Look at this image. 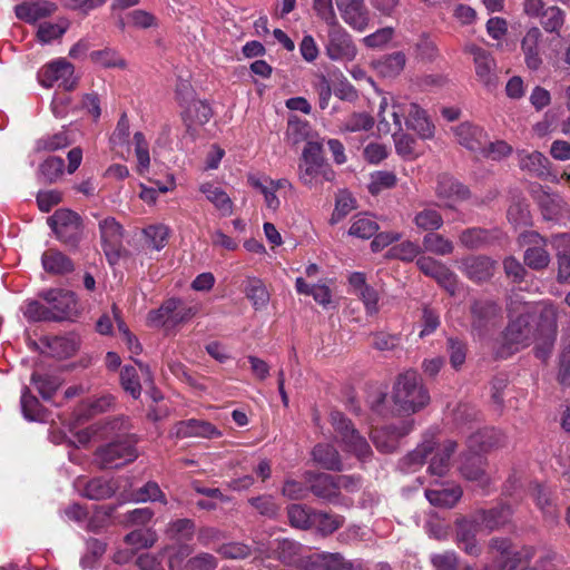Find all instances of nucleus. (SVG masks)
Here are the masks:
<instances>
[{"label": "nucleus", "mask_w": 570, "mask_h": 570, "mask_svg": "<svg viewBox=\"0 0 570 570\" xmlns=\"http://www.w3.org/2000/svg\"><path fill=\"white\" fill-rule=\"evenodd\" d=\"M305 570H343L344 557L341 553H314L304 560Z\"/></svg>", "instance_id": "f704fd0d"}, {"label": "nucleus", "mask_w": 570, "mask_h": 570, "mask_svg": "<svg viewBox=\"0 0 570 570\" xmlns=\"http://www.w3.org/2000/svg\"><path fill=\"white\" fill-rule=\"evenodd\" d=\"M386 108H387V100L386 98H383L380 108H379V124L377 129L380 132L389 134L393 132L394 140H395V148L396 151L402 156H411L414 153V139L402 131H397L394 126L393 121L390 122V120L386 118Z\"/></svg>", "instance_id": "f3484780"}, {"label": "nucleus", "mask_w": 570, "mask_h": 570, "mask_svg": "<svg viewBox=\"0 0 570 570\" xmlns=\"http://www.w3.org/2000/svg\"><path fill=\"white\" fill-rule=\"evenodd\" d=\"M392 118L393 126L397 131H402V118L405 119L406 128L417 132L422 138L433 136V126L416 104L409 101L395 100L392 104V110L389 112Z\"/></svg>", "instance_id": "39448f33"}, {"label": "nucleus", "mask_w": 570, "mask_h": 570, "mask_svg": "<svg viewBox=\"0 0 570 570\" xmlns=\"http://www.w3.org/2000/svg\"><path fill=\"white\" fill-rule=\"evenodd\" d=\"M507 216L509 222L515 227L529 226L531 224L529 205L523 198L513 199L512 204L509 206Z\"/></svg>", "instance_id": "09e8293b"}, {"label": "nucleus", "mask_w": 570, "mask_h": 570, "mask_svg": "<svg viewBox=\"0 0 570 570\" xmlns=\"http://www.w3.org/2000/svg\"><path fill=\"white\" fill-rule=\"evenodd\" d=\"M31 380L45 400H49L61 385V380L50 374L33 373Z\"/></svg>", "instance_id": "e2e57ef3"}, {"label": "nucleus", "mask_w": 570, "mask_h": 570, "mask_svg": "<svg viewBox=\"0 0 570 570\" xmlns=\"http://www.w3.org/2000/svg\"><path fill=\"white\" fill-rule=\"evenodd\" d=\"M489 553L499 570H514L528 563L533 557V550L531 548H524L521 551L513 552L511 542L505 538L491 539L489 542ZM485 570L494 569L487 567Z\"/></svg>", "instance_id": "423d86ee"}, {"label": "nucleus", "mask_w": 570, "mask_h": 570, "mask_svg": "<svg viewBox=\"0 0 570 570\" xmlns=\"http://www.w3.org/2000/svg\"><path fill=\"white\" fill-rule=\"evenodd\" d=\"M405 62V55L402 51H395L379 59L375 67L383 77L392 78L401 73Z\"/></svg>", "instance_id": "c03bdc74"}, {"label": "nucleus", "mask_w": 570, "mask_h": 570, "mask_svg": "<svg viewBox=\"0 0 570 570\" xmlns=\"http://www.w3.org/2000/svg\"><path fill=\"white\" fill-rule=\"evenodd\" d=\"M456 449V443L452 440H446L442 444L434 443L433 456L429 465V472L432 475L443 476L450 469V458Z\"/></svg>", "instance_id": "c756f323"}, {"label": "nucleus", "mask_w": 570, "mask_h": 570, "mask_svg": "<svg viewBox=\"0 0 570 570\" xmlns=\"http://www.w3.org/2000/svg\"><path fill=\"white\" fill-rule=\"evenodd\" d=\"M463 491L460 485L452 484L448 488L430 489L425 491L429 502L439 508H452L461 499Z\"/></svg>", "instance_id": "c9c22d12"}, {"label": "nucleus", "mask_w": 570, "mask_h": 570, "mask_svg": "<svg viewBox=\"0 0 570 570\" xmlns=\"http://www.w3.org/2000/svg\"><path fill=\"white\" fill-rule=\"evenodd\" d=\"M56 236L65 245L77 247L82 237L81 217L69 209H58L47 219Z\"/></svg>", "instance_id": "0eeeda50"}, {"label": "nucleus", "mask_w": 570, "mask_h": 570, "mask_svg": "<svg viewBox=\"0 0 570 570\" xmlns=\"http://www.w3.org/2000/svg\"><path fill=\"white\" fill-rule=\"evenodd\" d=\"M171 434L178 439H215L222 435L220 431L210 422L197 419H189L177 422L171 429Z\"/></svg>", "instance_id": "dca6fc26"}, {"label": "nucleus", "mask_w": 570, "mask_h": 570, "mask_svg": "<svg viewBox=\"0 0 570 570\" xmlns=\"http://www.w3.org/2000/svg\"><path fill=\"white\" fill-rule=\"evenodd\" d=\"M144 235L148 247L159 250L165 246L169 230L165 225H150L144 229Z\"/></svg>", "instance_id": "69168bd1"}, {"label": "nucleus", "mask_w": 570, "mask_h": 570, "mask_svg": "<svg viewBox=\"0 0 570 570\" xmlns=\"http://www.w3.org/2000/svg\"><path fill=\"white\" fill-rule=\"evenodd\" d=\"M312 454L313 459L326 470L341 471L343 468L340 453L331 444H317Z\"/></svg>", "instance_id": "a19ab883"}, {"label": "nucleus", "mask_w": 570, "mask_h": 570, "mask_svg": "<svg viewBox=\"0 0 570 570\" xmlns=\"http://www.w3.org/2000/svg\"><path fill=\"white\" fill-rule=\"evenodd\" d=\"M20 309L29 322H52L46 303H41L37 299H28Z\"/></svg>", "instance_id": "603ef678"}, {"label": "nucleus", "mask_w": 570, "mask_h": 570, "mask_svg": "<svg viewBox=\"0 0 570 570\" xmlns=\"http://www.w3.org/2000/svg\"><path fill=\"white\" fill-rule=\"evenodd\" d=\"M39 297L48 305L52 322L70 320L78 312L76 295L70 291L51 288L39 293Z\"/></svg>", "instance_id": "9d476101"}, {"label": "nucleus", "mask_w": 570, "mask_h": 570, "mask_svg": "<svg viewBox=\"0 0 570 570\" xmlns=\"http://www.w3.org/2000/svg\"><path fill=\"white\" fill-rule=\"evenodd\" d=\"M73 75V66L66 60H57L42 70L40 75V82L43 87L50 88L55 82L60 81V86L70 90L75 86V80H71Z\"/></svg>", "instance_id": "a211bd4d"}, {"label": "nucleus", "mask_w": 570, "mask_h": 570, "mask_svg": "<svg viewBox=\"0 0 570 570\" xmlns=\"http://www.w3.org/2000/svg\"><path fill=\"white\" fill-rule=\"evenodd\" d=\"M56 10V3L47 0L26 1L14 7L17 18L28 23H36L40 19L50 17Z\"/></svg>", "instance_id": "393cba45"}, {"label": "nucleus", "mask_w": 570, "mask_h": 570, "mask_svg": "<svg viewBox=\"0 0 570 570\" xmlns=\"http://www.w3.org/2000/svg\"><path fill=\"white\" fill-rule=\"evenodd\" d=\"M509 311L511 316L514 313L519 315L511 320L505 330V343L510 347L518 350L528 346L532 340L539 335L542 340V346L535 348V354L539 358L544 360L550 353L556 340L557 321L554 309L552 307L542 309L540 313V324L537 330H533L531 324L535 320V314L531 305L512 301L509 305Z\"/></svg>", "instance_id": "f257e3e1"}, {"label": "nucleus", "mask_w": 570, "mask_h": 570, "mask_svg": "<svg viewBox=\"0 0 570 570\" xmlns=\"http://www.w3.org/2000/svg\"><path fill=\"white\" fill-rule=\"evenodd\" d=\"M308 481L313 494L328 502H337L338 493L334 475L321 473L309 478Z\"/></svg>", "instance_id": "72a5a7b5"}, {"label": "nucleus", "mask_w": 570, "mask_h": 570, "mask_svg": "<svg viewBox=\"0 0 570 570\" xmlns=\"http://www.w3.org/2000/svg\"><path fill=\"white\" fill-rule=\"evenodd\" d=\"M198 311L197 305H186L179 298H169L158 309L150 311L148 320L156 326L177 325L191 320Z\"/></svg>", "instance_id": "1a4fd4ad"}, {"label": "nucleus", "mask_w": 570, "mask_h": 570, "mask_svg": "<svg viewBox=\"0 0 570 570\" xmlns=\"http://www.w3.org/2000/svg\"><path fill=\"white\" fill-rule=\"evenodd\" d=\"M446 347L452 367L459 370L465 362L466 344L456 337H449Z\"/></svg>", "instance_id": "774afa93"}, {"label": "nucleus", "mask_w": 570, "mask_h": 570, "mask_svg": "<svg viewBox=\"0 0 570 570\" xmlns=\"http://www.w3.org/2000/svg\"><path fill=\"white\" fill-rule=\"evenodd\" d=\"M458 142L472 153L479 154L484 149L487 132L479 126L462 122L453 128Z\"/></svg>", "instance_id": "4be33fe9"}, {"label": "nucleus", "mask_w": 570, "mask_h": 570, "mask_svg": "<svg viewBox=\"0 0 570 570\" xmlns=\"http://www.w3.org/2000/svg\"><path fill=\"white\" fill-rule=\"evenodd\" d=\"M412 222L419 230L426 232V234L440 229L444 223L441 213L430 206L417 210Z\"/></svg>", "instance_id": "ea45409f"}, {"label": "nucleus", "mask_w": 570, "mask_h": 570, "mask_svg": "<svg viewBox=\"0 0 570 570\" xmlns=\"http://www.w3.org/2000/svg\"><path fill=\"white\" fill-rule=\"evenodd\" d=\"M120 384L134 399H138L140 396L141 384L135 366L126 365L121 368Z\"/></svg>", "instance_id": "680f3d73"}, {"label": "nucleus", "mask_w": 570, "mask_h": 570, "mask_svg": "<svg viewBox=\"0 0 570 570\" xmlns=\"http://www.w3.org/2000/svg\"><path fill=\"white\" fill-rule=\"evenodd\" d=\"M302 546L293 540L289 539H282L277 540L276 547L273 549L274 556L286 564L295 563L299 552H301Z\"/></svg>", "instance_id": "8fccbe9b"}, {"label": "nucleus", "mask_w": 570, "mask_h": 570, "mask_svg": "<svg viewBox=\"0 0 570 570\" xmlns=\"http://www.w3.org/2000/svg\"><path fill=\"white\" fill-rule=\"evenodd\" d=\"M298 177L305 186L315 187L324 181H332L335 173L327 164L299 163Z\"/></svg>", "instance_id": "a878e982"}, {"label": "nucleus", "mask_w": 570, "mask_h": 570, "mask_svg": "<svg viewBox=\"0 0 570 570\" xmlns=\"http://www.w3.org/2000/svg\"><path fill=\"white\" fill-rule=\"evenodd\" d=\"M416 57L421 60L433 61L438 57V47L428 33H421L414 43Z\"/></svg>", "instance_id": "338daca9"}, {"label": "nucleus", "mask_w": 570, "mask_h": 570, "mask_svg": "<svg viewBox=\"0 0 570 570\" xmlns=\"http://www.w3.org/2000/svg\"><path fill=\"white\" fill-rule=\"evenodd\" d=\"M422 246L425 252L439 256L450 255L454 250L452 240L434 232L424 235Z\"/></svg>", "instance_id": "a18cd8bd"}, {"label": "nucleus", "mask_w": 570, "mask_h": 570, "mask_svg": "<svg viewBox=\"0 0 570 570\" xmlns=\"http://www.w3.org/2000/svg\"><path fill=\"white\" fill-rule=\"evenodd\" d=\"M65 161L60 157H48L39 166V178L45 183H55L63 173Z\"/></svg>", "instance_id": "864d4df0"}, {"label": "nucleus", "mask_w": 570, "mask_h": 570, "mask_svg": "<svg viewBox=\"0 0 570 570\" xmlns=\"http://www.w3.org/2000/svg\"><path fill=\"white\" fill-rule=\"evenodd\" d=\"M520 166L522 169L529 170L538 176L543 175L547 170L548 158L539 151L528 155L520 154Z\"/></svg>", "instance_id": "0e129e2a"}, {"label": "nucleus", "mask_w": 570, "mask_h": 570, "mask_svg": "<svg viewBox=\"0 0 570 570\" xmlns=\"http://www.w3.org/2000/svg\"><path fill=\"white\" fill-rule=\"evenodd\" d=\"M540 22L547 32L559 33L564 23V12L559 7H548L540 16Z\"/></svg>", "instance_id": "5fc2aeb1"}, {"label": "nucleus", "mask_w": 570, "mask_h": 570, "mask_svg": "<svg viewBox=\"0 0 570 570\" xmlns=\"http://www.w3.org/2000/svg\"><path fill=\"white\" fill-rule=\"evenodd\" d=\"M331 422L335 438L345 452L353 454L362 462L372 456L373 453L368 442L343 413L332 412Z\"/></svg>", "instance_id": "7ed1b4c3"}, {"label": "nucleus", "mask_w": 570, "mask_h": 570, "mask_svg": "<svg viewBox=\"0 0 570 570\" xmlns=\"http://www.w3.org/2000/svg\"><path fill=\"white\" fill-rule=\"evenodd\" d=\"M541 39V30L538 27H532L527 30L521 40V50L524 56V62L532 71L539 70L543 63L540 50Z\"/></svg>", "instance_id": "6ab92c4d"}, {"label": "nucleus", "mask_w": 570, "mask_h": 570, "mask_svg": "<svg viewBox=\"0 0 570 570\" xmlns=\"http://www.w3.org/2000/svg\"><path fill=\"white\" fill-rule=\"evenodd\" d=\"M41 262L45 271L52 274L68 273L73 268L71 261L56 249L46 250L42 254Z\"/></svg>", "instance_id": "79ce46f5"}, {"label": "nucleus", "mask_w": 570, "mask_h": 570, "mask_svg": "<svg viewBox=\"0 0 570 570\" xmlns=\"http://www.w3.org/2000/svg\"><path fill=\"white\" fill-rule=\"evenodd\" d=\"M69 21L67 19H60L56 23L43 22L39 26L37 37L40 42L48 43L59 37H61L68 29Z\"/></svg>", "instance_id": "bf43d9fd"}, {"label": "nucleus", "mask_w": 570, "mask_h": 570, "mask_svg": "<svg viewBox=\"0 0 570 570\" xmlns=\"http://www.w3.org/2000/svg\"><path fill=\"white\" fill-rule=\"evenodd\" d=\"M497 263L487 256L469 257L462 262L463 273L474 282L490 279L495 269Z\"/></svg>", "instance_id": "bb28decb"}, {"label": "nucleus", "mask_w": 570, "mask_h": 570, "mask_svg": "<svg viewBox=\"0 0 570 570\" xmlns=\"http://www.w3.org/2000/svg\"><path fill=\"white\" fill-rule=\"evenodd\" d=\"M199 190L220 212L223 216L232 215L233 202L220 187L215 186L212 183H204L199 186Z\"/></svg>", "instance_id": "58836bf2"}, {"label": "nucleus", "mask_w": 570, "mask_h": 570, "mask_svg": "<svg viewBox=\"0 0 570 570\" xmlns=\"http://www.w3.org/2000/svg\"><path fill=\"white\" fill-rule=\"evenodd\" d=\"M531 495L544 518L552 523L557 522L559 518V509L552 491L546 485L535 484L531 490Z\"/></svg>", "instance_id": "2f4dec72"}, {"label": "nucleus", "mask_w": 570, "mask_h": 570, "mask_svg": "<svg viewBox=\"0 0 570 570\" xmlns=\"http://www.w3.org/2000/svg\"><path fill=\"white\" fill-rule=\"evenodd\" d=\"M484 459L476 454H464L460 465L462 476L469 481L478 482L481 487H487L490 481L484 470Z\"/></svg>", "instance_id": "cd10ccee"}, {"label": "nucleus", "mask_w": 570, "mask_h": 570, "mask_svg": "<svg viewBox=\"0 0 570 570\" xmlns=\"http://www.w3.org/2000/svg\"><path fill=\"white\" fill-rule=\"evenodd\" d=\"M471 328L479 338L490 334L502 321L500 307L489 299H476L470 307Z\"/></svg>", "instance_id": "6e6552de"}, {"label": "nucleus", "mask_w": 570, "mask_h": 570, "mask_svg": "<svg viewBox=\"0 0 570 570\" xmlns=\"http://www.w3.org/2000/svg\"><path fill=\"white\" fill-rule=\"evenodd\" d=\"M434 450L433 439H425L421 444L416 446L412 452L405 455L400 461V468L404 472H414L423 465L426 456Z\"/></svg>", "instance_id": "4c0bfd02"}, {"label": "nucleus", "mask_w": 570, "mask_h": 570, "mask_svg": "<svg viewBox=\"0 0 570 570\" xmlns=\"http://www.w3.org/2000/svg\"><path fill=\"white\" fill-rule=\"evenodd\" d=\"M412 430L410 422L401 425H386L372 431V441L381 452L391 453L396 450L399 440Z\"/></svg>", "instance_id": "2eb2a0df"}, {"label": "nucleus", "mask_w": 570, "mask_h": 570, "mask_svg": "<svg viewBox=\"0 0 570 570\" xmlns=\"http://www.w3.org/2000/svg\"><path fill=\"white\" fill-rule=\"evenodd\" d=\"M504 440L503 434L494 429H485L470 438V445L479 444L480 450L487 451L491 448L499 446Z\"/></svg>", "instance_id": "4d7b16f0"}, {"label": "nucleus", "mask_w": 570, "mask_h": 570, "mask_svg": "<svg viewBox=\"0 0 570 570\" xmlns=\"http://www.w3.org/2000/svg\"><path fill=\"white\" fill-rule=\"evenodd\" d=\"M392 397L396 410L406 414L421 410L430 400L421 377L414 371H407L397 377Z\"/></svg>", "instance_id": "f03ea898"}, {"label": "nucleus", "mask_w": 570, "mask_h": 570, "mask_svg": "<svg viewBox=\"0 0 570 570\" xmlns=\"http://www.w3.org/2000/svg\"><path fill=\"white\" fill-rule=\"evenodd\" d=\"M122 480H107L95 478L88 481L83 488V495L90 500H105L112 497L120 489Z\"/></svg>", "instance_id": "473e14b6"}, {"label": "nucleus", "mask_w": 570, "mask_h": 570, "mask_svg": "<svg viewBox=\"0 0 570 570\" xmlns=\"http://www.w3.org/2000/svg\"><path fill=\"white\" fill-rule=\"evenodd\" d=\"M499 238L498 230L472 227L463 230L459 236L462 246L469 249H480L493 244Z\"/></svg>", "instance_id": "7c9ffc66"}, {"label": "nucleus", "mask_w": 570, "mask_h": 570, "mask_svg": "<svg viewBox=\"0 0 570 570\" xmlns=\"http://www.w3.org/2000/svg\"><path fill=\"white\" fill-rule=\"evenodd\" d=\"M51 354L58 358L72 356L78 350V343L73 337L56 336L48 342Z\"/></svg>", "instance_id": "3c124183"}, {"label": "nucleus", "mask_w": 570, "mask_h": 570, "mask_svg": "<svg viewBox=\"0 0 570 570\" xmlns=\"http://www.w3.org/2000/svg\"><path fill=\"white\" fill-rule=\"evenodd\" d=\"M71 144V139L66 129H62L55 134H47L36 141V151H56L68 147Z\"/></svg>", "instance_id": "49530a36"}, {"label": "nucleus", "mask_w": 570, "mask_h": 570, "mask_svg": "<svg viewBox=\"0 0 570 570\" xmlns=\"http://www.w3.org/2000/svg\"><path fill=\"white\" fill-rule=\"evenodd\" d=\"M473 515L482 531L489 533L505 525L510 521L512 510L509 505L501 504L490 510H480Z\"/></svg>", "instance_id": "b1692460"}, {"label": "nucleus", "mask_w": 570, "mask_h": 570, "mask_svg": "<svg viewBox=\"0 0 570 570\" xmlns=\"http://www.w3.org/2000/svg\"><path fill=\"white\" fill-rule=\"evenodd\" d=\"M244 293L256 311L267 307L271 294L262 279L247 277L245 281Z\"/></svg>", "instance_id": "e433bc0d"}, {"label": "nucleus", "mask_w": 570, "mask_h": 570, "mask_svg": "<svg viewBox=\"0 0 570 570\" xmlns=\"http://www.w3.org/2000/svg\"><path fill=\"white\" fill-rule=\"evenodd\" d=\"M470 52L473 55L478 80L488 88L495 87V60L492 55L476 46L471 47Z\"/></svg>", "instance_id": "412c9836"}, {"label": "nucleus", "mask_w": 570, "mask_h": 570, "mask_svg": "<svg viewBox=\"0 0 570 570\" xmlns=\"http://www.w3.org/2000/svg\"><path fill=\"white\" fill-rule=\"evenodd\" d=\"M195 532V523L190 519H177L168 523L166 535L175 541H188Z\"/></svg>", "instance_id": "de8ad7c7"}, {"label": "nucleus", "mask_w": 570, "mask_h": 570, "mask_svg": "<svg viewBox=\"0 0 570 570\" xmlns=\"http://www.w3.org/2000/svg\"><path fill=\"white\" fill-rule=\"evenodd\" d=\"M379 230L377 223L367 216H357L354 218L348 234L358 238L368 239Z\"/></svg>", "instance_id": "6e6d98bb"}, {"label": "nucleus", "mask_w": 570, "mask_h": 570, "mask_svg": "<svg viewBox=\"0 0 570 570\" xmlns=\"http://www.w3.org/2000/svg\"><path fill=\"white\" fill-rule=\"evenodd\" d=\"M343 20L352 28L363 31L368 23L363 0H335Z\"/></svg>", "instance_id": "5701e85b"}, {"label": "nucleus", "mask_w": 570, "mask_h": 570, "mask_svg": "<svg viewBox=\"0 0 570 570\" xmlns=\"http://www.w3.org/2000/svg\"><path fill=\"white\" fill-rule=\"evenodd\" d=\"M312 518V527L323 535L332 534L344 523V518L342 515L324 511H313Z\"/></svg>", "instance_id": "37998d69"}, {"label": "nucleus", "mask_w": 570, "mask_h": 570, "mask_svg": "<svg viewBox=\"0 0 570 570\" xmlns=\"http://www.w3.org/2000/svg\"><path fill=\"white\" fill-rule=\"evenodd\" d=\"M21 410L23 416L30 421H41L43 420V410L36 396H33L30 391L26 387L21 395Z\"/></svg>", "instance_id": "052dcab7"}, {"label": "nucleus", "mask_w": 570, "mask_h": 570, "mask_svg": "<svg viewBox=\"0 0 570 570\" xmlns=\"http://www.w3.org/2000/svg\"><path fill=\"white\" fill-rule=\"evenodd\" d=\"M212 115V108L207 102L193 99L183 112V121L186 127L185 137L195 140L198 136V128L208 122Z\"/></svg>", "instance_id": "4468645a"}, {"label": "nucleus", "mask_w": 570, "mask_h": 570, "mask_svg": "<svg viewBox=\"0 0 570 570\" xmlns=\"http://www.w3.org/2000/svg\"><path fill=\"white\" fill-rule=\"evenodd\" d=\"M136 458L137 451L129 440L109 443L96 453V462L101 469H118Z\"/></svg>", "instance_id": "9b49d317"}, {"label": "nucleus", "mask_w": 570, "mask_h": 570, "mask_svg": "<svg viewBox=\"0 0 570 570\" xmlns=\"http://www.w3.org/2000/svg\"><path fill=\"white\" fill-rule=\"evenodd\" d=\"M331 422L335 438L345 452L353 454L362 462L372 456L373 453L368 442L343 413L332 412Z\"/></svg>", "instance_id": "20e7f679"}, {"label": "nucleus", "mask_w": 570, "mask_h": 570, "mask_svg": "<svg viewBox=\"0 0 570 570\" xmlns=\"http://www.w3.org/2000/svg\"><path fill=\"white\" fill-rule=\"evenodd\" d=\"M325 49L331 60L351 61L356 56V47L351 36L337 23L330 26Z\"/></svg>", "instance_id": "ddd939ff"}, {"label": "nucleus", "mask_w": 570, "mask_h": 570, "mask_svg": "<svg viewBox=\"0 0 570 570\" xmlns=\"http://www.w3.org/2000/svg\"><path fill=\"white\" fill-rule=\"evenodd\" d=\"M435 193L439 198L449 202V207H452V202L463 200L469 196V190L448 174L438 177Z\"/></svg>", "instance_id": "c85d7f7f"}, {"label": "nucleus", "mask_w": 570, "mask_h": 570, "mask_svg": "<svg viewBox=\"0 0 570 570\" xmlns=\"http://www.w3.org/2000/svg\"><path fill=\"white\" fill-rule=\"evenodd\" d=\"M480 532L483 531L474 515L456 521V542L468 554L478 556L480 553V547L475 539Z\"/></svg>", "instance_id": "aec40b11"}, {"label": "nucleus", "mask_w": 570, "mask_h": 570, "mask_svg": "<svg viewBox=\"0 0 570 570\" xmlns=\"http://www.w3.org/2000/svg\"><path fill=\"white\" fill-rule=\"evenodd\" d=\"M130 500L135 502L159 501L167 503L164 492L156 482L149 481L130 494Z\"/></svg>", "instance_id": "13d9d810"}, {"label": "nucleus", "mask_w": 570, "mask_h": 570, "mask_svg": "<svg viewBox=\"0 0 570 570\" xmlns=\"http://www.w3.org/2000/svg\"><path fill=\"white\" fill-rule=\"evenodd\" d=\"M101 246L108 262L114 265L120 257L122 247L124 230L116 218L108 216L98 223Z\"/></svg>", "instance_id": "f8f14e48"}]
</instances>
